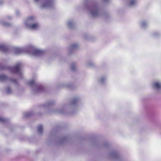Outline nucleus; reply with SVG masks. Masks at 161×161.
I'll return each mask as SVG.
<instances>
[{
  "mask_svg": "<svg viewBox=\"0 0 161 161\" xmlns=\"http://www.w3.org/2000/svg\"><path fill=\"white\" fill-rule=\"evenodd\" d=\"M27 84L32 87L33 93H37L43 90L41 85L37 83L34 80H30L27 82Z\"/></svg>",
  "mask_w": 161,
  "mask_h": 161,
  "instance_id": "nucleus-4",
  "label": "nucleus"
},
{
  "mask_svg": "<svg viewBox=\"0 0 161 161\" xmlns=\"http://www.w3.org/2000/svg\"><path fill=\"white\" fill-rule=\"evenodd\" d=\"M8 47L5 45H0V51L4 53H6L8 51ZM22 64L20 62L17 63L16 65L13 67H6L2 66L0 64V70L8 69L11 72L17 74L20 76L21 78L23 75V72L20 69L22 66Z\"/></svg>",
  "mask_w": 161,
  "mask_h": 161,
  "instance_id": "nucleus-1",
  "label": "nucleus"
},
{
  "mask_svg": "<svg viewBox=\"0 0 161 161\" xmlns=\"http://www.w3.org/2000/svg\"><path fill=\"white\" fill-rule=\"evenodd\" d=\"M20 14L19 12L18 11H16V14L17 15H19Z\"/></svg>",
  "mask_w": 161,
  "mask_h": 161,
  "instance_id": "nucleus-30",
  "label": "nucleus"
},
{
  "mask_svg": "<svg viewBox=\"0 0 161 161\" xmlns=\"http://www.w3.org/2000/svg\"><path fill=\"white\" fill-rule=\"evenodd\" d=\"M10 80L12 82L14 83L15 84H17V82L16 80L14 79H11Z\"/></svg>",
  "mask_w": 161,
  "mask_h": 161,
  "instance_id": "nucleus-28",
  "label": "nucleus"
},
{
  "mask_svg": "<svg viewBox=\"0 0 161 161\" xmlns=\"http://www.w3.org/2000/svg\"><path fill=\"white\" fill-rule=\"evenodd\" d=\"M64 86L66 87H69L70 86V85L68 84H66L64 85Z\"/></svg>",
  "mask_w": 161,
  "mask_h": 161,
  "instance_id": "nucleus-31",
  "label": "nucleus"
},
{
  "mask_svg": "<svg viewBox=\"0 0 161 161\" xmlns=\"http://www.w3.org/2000/svg\"><path fill=\"white\" fill-rule=\"evenodd\" d=\"M28 48H15L14 52L16 54H19L23 53H27Z\"/></svg>",
  "mask_w": 161,
  "mask_h": 161,
  "instance_id": "nucleus-7",
  "label": "nucleus"
},
{
  "mask_svg": "<svg viewBox=\"0 0 161 161\" xmlns=\"http://www.w3.org/2000/svg\"><path fill=\"white\" fill-rule=\"evenodd\" d=\"M7 119L3 118L0 117V122L3 123L7 121Z\"/></svg>",
  "mask_w": 161,
  "mask_h": 161,
  "instance_id": "nucleus-26",
  "label": "nucleus"
},
{
  "mask_svg": "<svg viewBox=\"0 0 161 161\" xmlns=\"http://www.w3.org/2000/svg\"><path fill=\"white\" fill-rule=\"evenodd\" d=\"M106 145H108V143H106Z\"/></svg>",
  "mask_w": 161,
  "mask_h": 161,
  "instance_id": "nucleus-35",
  "label": "nucleus"
},
{
  "mask_svg": "<svg viewBox=\"0 0 161 161\" xmlns=\"http://www.w3.org/2000/svg\"><path fill=\"white\" fill-rule=\"evenodd\" d=\"M40 27V25L38 23H34L31 24H28L27 28L32 30H36L38 29Z\"/></svg>",
  "mask_w": 161,
  "mask_h": 161,
  "instance_id": "nucleus-9",
  "label": "nucleus"
},
{
  "mask_svg": "<svg viewBox=\"0 0 161 161\" xmlns=\"http://www.w3.org/2000/svg\"><path fill=\"white\" fill-rule=\"evenodd\" d=\"M158 35V33H157V32H155L153 34V36L154 37H156V36H157Z\"/></svg>",
  "mask_w": 161,
  "mask_h": 161,
  "instance_id": "nucleus-29",
  "label": "nucleus"
},
{
  "mask_svg": "<svg viewBox=\"0 0 161 161\" xmlns=\"http://www.w3.org/2000/svg\"><path fill=\"white\" fill-rule=\"evenodd\" d=\"M87 65L88 67H92L95 66V64L93 62H88L87 63Z\"/></svg>",
  "mask_w": 161,
  "mask_h": 161,
  "instance_id": "nucleus-25",
  "label": "nucleus"
},
{
  "mask_svg": "<svg viewBox=\"0 0 161 161\" xmlns=\"http://www.w3.org/2000/svg\"><path fill=\"white\" fill-rule=\"evenodd\" d=\"M153 88L157 90H159L161 89V83L159 82H154L152 85Z\"/></svg>",
  "mask_w": 161,
  "mask_h": 161,
  "instance_id": "nucleus-10",
  "label": "nucleus"
},
{
  "mask_svg": "<svg viewBox=\"0 0 161 161\" xmlns=\"http://www.w3.org/2000/svg\"><path fill=\"white\" fill-rule=\"evenodd\" d=\"M71 70L73 71H74L76 70V64H75L74 63H72L71 64Z\"/></svg>",
  "mask_w": 161,
  "mask_h": 161,
  "instance_id": "nucleus-22",
  "label": "nucleus"
},
{
  "mask_svg": "<svg viewBox=\"0 0 161 161\" xmlns=\"http://www.w3.org/2000/svg\"><path fill=\"white\" fill-rule=\"evenodd\" d=\"M40 0H34V1L35 2L37 3V2H38Z\"/></svg>",
  "mask_w": 161,
  "mask_h": 161,
  "instance_id": "nucleus-34",
  "label": "nucleus"
},
{
  "mask_svg": "<svg viewBox=\"0 0 161 161\" xmlns=\"http://www.w3.org/2000/svg\"><path fill=\"white\" fill-rule=\"evenodd\" d=\"M9 80L8 77L4 75H0V81H3Z\"/></svg>",
  "mask_w": 161,
  "mask_h": 161,
  "instance_id": "nucleus-17",
  "label": "nucleus"
},
{
  "mask_svg": "<svg viewBox=\"0 0 161 161\" xmlns=\"http://www.w3.org/2000/svg\"><path fill=\"white\" fill-rule=\"evenodd\" d=\"M106 79V77L102 76L99 80V82L102 84H103L105 83Z\"/></svg>",
  "mask_w": 161,
  "mask_h": 161,
  "instance_id": "nucleus-21",
  "label": "nucleus"
},
{
  "mask_svg": "<svg viewBox=\"0 0 161 161\" xmlns=\"http://www.w3.org/2000/svg\"><path fill=\"white\" fill-rule=\"evenodd\" d=\"M32 114V113L31 112H27L24 114V115L25 117H29Z\"/></svg>",
  "mask_w": 161,
  "mask_h": 161,
  "instance_id": "nucleus-23",
  "label": "nucleus"
},
{
  "mask_svg": "<svg viewBox=\"0 0 161 161\" xmlns=\"http://www.w3.org/2000/svg\"><path fill=\"white\" fill-rule=\"evenodd\" d=\"M55 0H47L42 4L41 8H44L51 7Z\"/></svg>",
  "mask_w": 161,
  "mask_h": 161,
  "instance_id": "nucleus-6",
  "label": "nucleus"
},
{
  "mask_svg": "<svg viewBox=\"0 0 161 161\" xmlns=\"http://www.w3.org/2000/svg\"><path fill=\"white\" fill-rule=\"evenodd\" d=\"M75 23L72 20H69L68 21L67 25L68 27L71 29H73L75 26Z\"/></svg>",
  "mask_w": 161,
  "mask_h": 161,
  "instance_id": "nucleus-15",
  "label": "nucleus"
},
{
  "mask_svg": "<svg viewBox=\"0 0 161 161\" xmlns=\"http://www.w3.org/2000/svg\"><path fill=\"white\" fill-rule=\"evenodd\" d=\"M35 20V18L33 16H31L28 17L27 19L24 22L26 27H28V24L31 25L34 23H33L34 22Z\"/></svg>",
  "mask_w": 161,
  "mask_h": 161,
  "instance_id": "nucleus-8",
  "label": "nucleus"
},
{
  "mask_svg": "<svg viewBox=\"0 0 161 161\" xmlns=\"http://www.w3.org/2000/svg\"><path fill=\"white\" fill-rule=\"evenodd\" d=\"M43 53V51L41 50L36 49L31 47L28 48L27 53L35 56H39L42 55Z\"/></svg>",
  "mask_w": 161,
  "mask_h": 161,
  "instance_id": "nucleus-5",
  "label": "nucleus"
},
{
  "mask_svg": "<svg viewBox=\"0 0 161 161\" xmlns=\"http://www.w3.org/2000/svg\"><path fill=\"white\" fill-rule=\"evenodd\" d=\"M6 92L8 94H11L12 93V91L9 87L7 88L6 90Z\"/></svg>",
  "mask_w": 161,
  "mask_h": 161,
  "instance_id": "nucleus-24",
  "label": "nucleus"
},
{
  "mask_svg": "<svg viewBox=\"0 0 161 161\" xmlns=\"http://www.w3.org/2000/svg\"><path fill=\"white\" fill-rule=\"evenodd\" d=\"M0 24L6 27H9L12 26V24L7 23L3 21H1L0 22Z\"/></svg>",
  "mask_w": 161,
  "mask_h": 161,
  "instance_id": "nucleus-18",
  "label": "nucleus"
},
{
  "mask_svg": "<svg viewBox=\"0 0 161 161\" xmlns=\"http://www.w3.org/2000/svg\"><path fill=\"white\" fill-rule=\"evenodd\" d=\"M137 3V0H129L127 4L129 7H132L136 6Z\"/></svg>",
  "mask_w": 161,
  "mask_h": 161,
  "instance_id": "nucleus-14",
  "label": "nucleus"
},
{
  "mask_svg": "<svg viewBox=\"0 0 161 161\" xmlns=\"http://www.w3.org/2000/svg\"><path fill=\"white\" fill-rule=\"evenodd\" d=\"M103 1L105 2H108L109 0H103Z\"/></svg>",
  "mask_w": 161,
  "mask_h": 161,
  "instance_id": "nucleus-33",
  "label": "nucleus"
},
{
  "mask_svg": "<svg viewBox=\"0 0 161 161\" xmlns=\"http://www.w3.org/2000/svg\"><path fill=\"white\" fill-rule=\"evenodd\" d=\"M66 137H63L58 139L57 142L59 144H62L64 143L67 141Z\"/></svg>",
  "mask_w": 161,
  "mask_h": 161,
  "instance_id": "nucleus-16",
  "label": "nucleus"
},
{
  "mask_svg": "<svg viewBox=\"0 0 161 161\" xmlns=\"http://www.w3.org/2000/svg\"><path fill=\"white\" fill-rule=\"evenodd\" d=\"M55 102L54 101H49L46 103L44 105L41 106V108H45L49 107L50 106L53 105L55 103Z\"/></svg>",
  "mask_w": 161,
  "mask_h": 161,
  "instance_id": "nucleus-12",
  "label": "nucleus"
},
{
  "mask_svg": "<svg viewBox=\"0 0 161 161\" xmlns=\"http://www.w3.org/2000/svg\"><path fill=\"white\" fill-rule=\"evenodd\" d=\"M43 126L42 125H40L38 127V132L39 135H41L43 132Z\"/></svg>",
  "mask_w": 161,
  "mask_h": 161,
  "instance_id": "nucleus-19",
  "label": "nucleus"
},
{
  "mask_svg": "<svg viewBox=\"0 0 161 161\" xmlns=\"http://www.w3.org/2000/svg\"><path fill=\"white\" fill-rule=\"evenodd\" d=\"M79 47V46L77 44H71L69 48V50L70 53H71L74 51L77 50Z\"/></svg>",
  "mask_w": 161,
  "mask_h": 161,
  "instance_id": "nucleus-13",
  "label": "nucleus"
},
{
  "mask_svg": "<svg viewBox=\"0 0 161 161\" xmlns=\"http://www.w3.org/2000/svg\"><path fill=\"white\" fill-rule=\"evenodd\" d=\"M80 100V98L79 97H75L72 99L69 105H64L62 109H55L54 110V112L57 114H71L73 112L69 113L67 112V110H75L78 106Z\"/></svg>",
  "mask_w": 161,
  "mask_h": 161,
  "instance_id": "nucleus-2",
  "label": "nucleus"
},
{
  "mask_svg": "<svg viewBox=\"0 0 161 161\" xmlns=\"http://www.w3.org/2000/svg\"><path fill=\"white\" fill-rule=\"evenodd\" d=\"M12 19V17L10 15H8L6 16L5 19L7 20H11Z\"/></svg>",
  "mask_w": 161,
  "mask_h": 161,
  "instance_id": "nucleus-27",
  "label": "nucleus"
},
{
  "mask_svg": "<svg viewBox=\"0 0 161 161\" xmlns=\"http://www.w3.org/2000/svg\"><path fill=\"white\" fill-rule=\"evenodd\" d=\"M148 23L145 21H143L141 23V26L143 28H145L147 26Z\"/></svg>",
  "mask_w": 161,
  "mask_h": 161,
  "instance_id": "nucleus-20",
  "label": "nucleus"
},
{
  "mask_svg": "<svg viewBox=\"0 0 161 161\" xmlns=\"http://www.w3.org/2000/svg\"><path fill=\"white\" fill-rule=\"evenodd\" d=\"M109 155L112 158L117 159L119 157V155L116 151H113L110 152Z\"/></svg>",
  "mask_w": 161,
  "mask_h": 161,
  "instance_id": "nucleus-11",
  "label": "nucleus"
},
{
  "mask_svg": "<svg viewBox=\"0 0 161 161\" xmlns=\"http://www.w3.org/2000/svg\"><path fill=\"white\" fill-rule=\"evenodd\" d=\"M89 15L93 18L97 17L101 14L100 6L97 3H94L87 7Z\"/></svg>",
  "mask_w": 161,
  "mask_h": 161,
  "instance_id": "nucleus-3",
  "label": "nucleus"
},
{
  "mask_svg": "<svg viewBox=\"0 0 161 161\" xmlns=\"http://www.w3.org/2000/svg\"><path fill=\"white\" fill-rule=\"evenodd\" d=\"M3 0H0V5H2L3 3Z\"/></svg>",
  "mask_w": 161,
  "mask_h": 161,
  "instance_id": "nucleus-32",
  "label": "nucleus"
}]
</instances>
